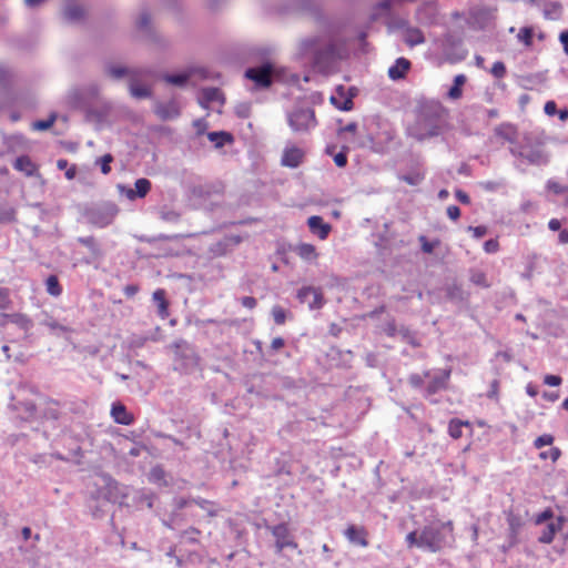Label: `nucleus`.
Returning a JSON list of instances; mask_svg holds the SVG:
<instances>
[{
    "label": "nucleus",
    "mask_w": 568,
    "mask_h": 568,
    "mask_svg": "<svg viewBox=\"0 0 568 568\" xmlns=\"http://www.w3.org/2000/svg\"><path fill=\"white\" fill-rule=\"evenodd\" d=\"M418 240L420 242L422 251L427 254L433 253L435 247L439 244L438 241H428L427 237L424 235H420Z\"/></svg>",
    "instance_id": "nucleus-50"
},
{
    "label": "nucleus",
    "mask_w": 568,
    "mask_h": 568,
    "mask_svg": "<svg viewBox=\"0 0 568 568\" xmlns=\"http://www.w3.org/2000/svg\"><path fill=\"white\" fill-rule=\"evenodd\" d=\"M447 130L446 108L437 100L425 99L418 103L415 121L407 128V135L425 142L443 135Z\"/></svg>",
    "instance_id": "nucleus-1"
},
{
    "label": "nucleus",
    "mask_w": 568,
    "mask_h": 568,
    "mask_svg": "<svg viewBox=\"0 0 568 568\" xmlns=\"http://www.w3.org/2000/svg\"><path fill=\"white\" fill-rule=\"evenodd\" d=\"M470 282L477 286L489 287L490 283L487 281L486 274L479 270H473L470 272Z\"/></svg>",
    "instance_id": "nucleus-40"
},
{
    "label": "nucleus",
    "mask_w": 568,
    "mask_h": 568,
    "mask_svg": "<svg viewBox=\"0 0 568 568\" xmlns=\"http://www.w3.org/2000/svg\"><path fill=\"white\" fill-rule=\"evenodd\" d=\"M300 54L310 58L320 70L328 71L348 57V48L345 41L338 39L311 37L302 40Z\"/></svg>",
    "instance_id": "nucleus-2"
},
{
    "label": "nucleus",
    "mask_w": 568,
    "mask_h": 568,
    "mask_svg": "<svg viewBox=\"0 0 568 568\" xmlns=\"http://www.w3.org/2000/svg\"><path fill=\"white\" fill-rule=\"evenodd\" d=\"M152 298L158 307V315L163 320L169 316V304L165 298V291L162 288L156 290Z\"/></svg>",
    "instance_id": "nucleus-28"
},
{
    "label": "nucleus",
    "mask_w": 568,
    "mask_h": 568,
    "mask_svg": "<svg viewBox=\"0 0 568 568\" xmlns=\"http://www.w3.org/2000/svg\"><path fill=\"white\" fill-rule=\"evenodd\" d=\"M118 190L128 200L134 201L136 199H143L148 195L151 190V182L145 178L138 179L134 183V189L126 187L122 184L118 185Z\"/></svg>",
    "instance_id": "nucleus-15"
},
{
    "label": "nucleus",
    "mask_w": 568,
    "mask_h": 568,
    "mask_svg": "<svg viewBox=\"0 0 568 568\" xmlns=\"http://www.w3.org/2000/svg\"><path fill=\"white\" fill-rule=\"evenodd\" d=\"M547 189L555 194L562 197V203L568 205V185L561 184L557 181L549 180L547 182Z\"/></svg>",
    "instance_id": "nucleus-34"
},
{
    "label": "nucleus",
    "mask_w": 568,
    "mask_h": 568,
    "mask_svg": "<svg viewBox=\"0 0 568 568\" xmlns=\"http://www.w3.org/2000/svg\"><path fill=\"white\" fill-rule=\"evenodd\" d=\"M160 219L168 223H178L180 221V213L171 209H162L160 211Z\"/></svg>",
    "instance_id": "nucleus-45"
},
{
    "label": "nucleus",
    "mask_w": 568,
    "mask_h": 568,
    "mask_svg": "<svg viewBox=\"0 0 568 568\" xmlns=\"http://www.w3.org/2000/svg\"><path fill=\"white\" fill-rule=\"evenodd\" d=\"M410 61L406 58H397L395 62L388 68V77L393 81H398L405 78L410 69Z\"/></svg>",
    "instance_id": "nucleus-24"
},
{
    "label": "nucleus",
    "mask_w": 568,
    "mask_h": 568,
    "mask_svg": "<svg viewBox=\"0 0 568 568\" xmlns=\"http://www.w3.org/2000/svg\"><path fill=\"white\" fill-rule=\"evenodd\" d=\"M490 73L497 79L504 78L506 75V67L504 62L496 61L490 69Z\"/></svg>",
    "instance_id": "nucleus-54"
},
{
    "label": "nucleus",
    "mask_w": 568,
    "mask_h": 568,
    "mask_svg": "<svg viewBox=\"0 0 568 568\" xmlns=\"http://www.w3.org/2000/svg\"><path fill=\"white\" fill-rule=\"evenodd\" d=\"M175 349V361L181 362V369L187 371L197 366L199 356L193 347L184 339H179L173 343Z\"/></svg>",
    "instance_id": "nucleus-9"
},
{
    "label": "nucleus",
    "mask_w": 568,
    "mask_h": 568,
    "mask_svg": "<svg viewBox=\"0 0 568 568\" xmlns=\"http://www.w3.org/2000/svg\"><path fill=\"white\" fill-rule=\"evenodd\" d=\"M12 306V301L10 298V291L7 287H0V313L10 310Z\"/></svg>",
    "instance_id": "nucleus-42"
},
{
    "label": "nucleus",
    "mask_w": 568,
    "mask_h": 568,
    "mask_svg": "<svg viewBox=\"0 0 568 568\" xmlns=\"http://www.w3.org/2000/svg\"><path fill=\"white\" fill-rule=\"evenodd\" d=\"M113 161V156L111 154H104L100 159H98L97 163L100 164L101 172L103 174H109L111 172L110 163Z\"/></svg>",
    "instance_id": "nucleus-51"
},
{
    "label": "nucleus",
    "mask_w": 568,
    "mask_h": 568,
    "mask_svg": "<svg viewBox=\"0 0 568 568\" xmlns=\"http://www.w3.org/2000/svg\"><path fill=\"white\" fill-rule=\"evenodd\" d=\"M152 72L149 69H139L138 72L131 73V78L129 81V90L132 97L136 99H145L151 97V90L145 84L141 83V81L151 75Z\"/></svg>",
    "instance_id": "nucleus-11"
},
{
    "label": "nucleus",
    "mask_w": 568,
    "mask_h": 568,
    "mask_svg": "<svg viewBox=\"0 0 568 568\" xmlns=\"http://www.w3.org/2000/svg\"><path fill=\"white\" fill-rule=\"evenodd\" d=\"M12 323H16L22 327L28 328L31 324V321L23 314H13L10 317Z\"/></svg>",
    "instance_id": "nucleus-57"
},
{
    "label": "nucleus",
    "mask_w": 568,
    "mask_h": 568,
    "mask_svg": "<svg viewBox=\"0 0 568 568\" xmlns=\"http://www.w3.org/2000/svg\"><path fill=\"white\" fill-rule=\"evenodd\" d=\"M272 316L277 325H282L286 320V312L283 307L276 305L272 308Z\"/></svg>",
    "instance_id": "nucleus-49"
},
{
    "label": "nucleus",
    "mask_w": 568,
    "mask_h": 568,
    "mask_svg": "<svg viewBox=\"0 0 568 568\" xmlns=\"http://www.w3.org/2000/svg\"><path fill=\"white\" fill-rule=\"evenodd\" d=\"M399 179L409 185L416 186L422 183V181L425 179V175L420 172H412L402 175Z\"/></svg>",
    "instance_id": "nucleus-44"
},
{
    "label": "nucleus",
    "mask_w": 568,
    "mask_h": 568,
    "mask_svg": "<svg viewBox=\"0 0 568 568\" xmlns=\"http://www.w3.org/2000/svg\"><path fill=\"white\" fill-rule=\"evenodd\" d=\"M561 455V452L557 447H551L549 450L541 452L539 454L540 459L550 458L552 462H556Z\"/></svg>",
    "instance_id": "nucleus-55"
},
{
    "label": "nucleus",
    "mask_w": 568,
    "mask_h": 568,
    "mask_svg": "<svg viewBox=\"0 0 568 568\" xmlns=\"http://www.w3.org/2000/svg\"><path fill=\"white\" fill-rule=\"evenodd\" d=\"M16 219V211L10 206H0V223H10Z\"/></svg>",
    "instance_id": "nucleus-48"
},
{
    "label": "nucleus",
    "mask_w": 568,
    "mask_h": 568,
    "mask_svg": "<svg viewBox=\"0 0 568 568\" xmlns=\"http://www.w3.org/2000/svg\"><path fill=\"white\" fill-rule=\"evenodd\" d=\"M499 243L496 239H490L484 243V251L488 254L498 252Z\"/></svg>",
    "instance_id": "nucleus-59"
},
{
    "label": "nucleus",
    "mask_w": 568,
    "mask_h": 568,
    "mask_svg": "<svg viewBox=\"0 0 568 568\" xmlns=\"http://www.w3.org/2000/svg\"><path fill=\"white\" fill-rule=\"evenodd\" d=\"M199 102L203 108H209L213 103L222 105L224 102L223 93L217 88H204L199 95Z\"/></svg>",
    "instance_id": "nucleus-22"
},
{
    "label": "nucleus",
    "mask_w": 568,
    "mask_h": 568,
    "mask_svg": "<svg viewBox=\"0 0 568 568\" xmlns=\"http://www.w3.org/2000/svg\"><path fill=\"white\" fill-rule=\"evenodd\" d=\"M297 298L301 303L308 305L310 310H320L324 305V297L321 288L304 286L298 290Z\"/></svg>",
    "instance_id": "nucleus-14"
},
{
    "label": "nucleus",
    "mask_w": 568,
    "mask_h": 568,
    "mask_svg": "<svg viewBox=\"0 0 568 568\" xmlns=\"http://www.w3.org/2000/svg\"><path fill=\"white\" fill-rule=\"evenodd\" d=\"M197 535H200V530L194 527H190L181 534V537L194 544L197 541Z\"/></svg>",
    "instance_id": "nucleus-56"
},
{
    "label": "nucleus",
    "mask_w": 568,
    "mask_h": 568,
    "mask_svg": "<svg viewBox=\"0 0 568 568\" xmlns=\"http://www.w3.org/2000/svg\"><path fill=\"white\" fill-rule=\"evenodd\" d=\"M57 119V115L55 113H52L49 119L47 120H38V121H34L32 123V128L33 130H37V131H44V130H48L49 128H51V125L54 123Z\"/></svg>",
    "instance_id": "nucleus-47"
},
{
    "label": "nucleus",
    "mask_w": 568,
    "mask_h": 568,
    "mask_svg": "<svg viewBox=\"0 0 568 568\" xmlns=\"http://www.w3.org/2000/svg\"><path fill=\"white\" fill-rule=\"evenodd\" d=\"M333 160H334V163L338 168H344L347 164V153H346V151L343 150V151L336 153L333 156Z\"/></svg>",
    "instance_id": "nucleus-61"
},
{
    "label": "nucleus",
    "mask_w": 568,
    "mask_h": 568,
    "mask_svg": "<svg viewBox=\"0 0 568 568\" xmlns=\"http://www.w3.org/2000/svg\"><path fill=\"white\" fill-rule=\"evenodd\" d=\"M190 504H193L192 498L176 497L173 499V509L183 510Z\"/></svg>",
    "instance_id": "nucleus-58"
},
{
    "label": "nucleus",
    "mask_w": 568,
    "mask_h": 568,
    "mask_svg": "<svg viewBox=\"0 0 568 568\" xmlns=\"http://www.w3.org/2000/svg\"><path fill=\"white\" fill-rule=\"evenodd\" d=\"M307 225L310 227V231L321 240H325L328 236L332 229L331 225L328 223H325L323 217L318 215H313L308 217Z\"/></svg>",
    "instance_id": "nucleus-23"
},
{
    "label": "nucleus",
    "mask_w": 568,
    "mask_h": 568,
    "mask_svg": "<svg viewBox=\"0 0 568 568\" xmlns=\"http://www.w3.org/2000/svg\"><path fill=\"white\" fill-rule=\"evenodd\" d=\"M154 112L161 120H174L180 115V106L174 100L169 102H159L154 108Z\"/></svg>",
    "instance_id": "nucleus-20"
},
{
    "label": "nucleus",
    "mask_w": 568,
    "mask_h": 568,
    "mask_svg": "<svg viewBox=\"0 0 568 568\" xmlns=\"http://www.w3.org/2000/svg\"><path fill=\"white\" fill-rule=\"evenodd\" d=\"M207 138L216 149L224 146L226 143L233 142L232 134L225 131L210 132L207 133Z\"/></svg>",
    "instance_id": "nucleus-30"
},
{
    "label": "nucleus",
    "mask_w": 568,
    "mask_h": 568,
    "mask_svg": "<svg viewBox=\"0 0 568 568\" xmlns=\"http://www.w3.org/2000/svg\"><path fill=\"white\" fill-rule=\"evenodd\" d=\"M274 67L271 62H264L260 67L248 68L245 77L252 80L260 88H267L272 83Z\"/></svg>",
    "instance_id": "nucleus-10"
},
{
    "label": "nucleus",
    "mask_w": 568,
    "mask_h": 568,
    "mask_svg": "<svg viewBox=\"0 0 568 568\" xmlns=\"http://www.w3.org/2000/svg\"><path fill=\"white\" fill-rule=\"evenodd\" d=\"M45 288H47V292L51 295V296H54V297H58L61 295L62 293V287L59 283V280L55 275H50L47 280H45Z\"/></svg>",
    "instance_id": "nucleus-38"
},
{
    "label": "nucleus",
    "mask_w": 568,
    "mask_h": 568,
    "mask_svg": "<svg viewBox=\"0 0 568 568\" xmlns=\"http://www.w3.org/2000/svg\"><path fill=\"white\" fill-rule=\"evenodd\" d=\"M287 122L295 133H305L316 126L315 112L311 108H295L287 113Z\"/></svg>",
    "instance_id": "nucleus-7"
},
{
    "label": "nucleus",
    "mask_w": 568,
    "mask_h": 568,
    "mask_svg": "<svg viewBox=\"0 0 568 568\" xmlns=\"http://www.w3.org/2000/svg\"><path fill=\"white\" fill-rule=\"evenodd\" d=\"M272 535L275 539L276 551L280 554L285 548L296 549L297 544L285 524H278L272 527Z\"/></svg>",
    "instance_id": "nucleus-12"
},
{
    "label": "nucleus",
    "mask_w": 568,
    "mask_h": 568,
    "mask_svg": "<svg viewBox=\"0 0 568 568\" xmlns=\"http://www.w3.org/2000/svg\"><path fill=\"white\" fill-rule=\"evenodd\" d=\"M78 242L89 250V255L81 260L85 265H98L103 258V251L93 236L78 237Z\"/></svg>",
    "instance_id": "nucleus-13"
},
{
    "label": "nucleus",
    "mask_w": 568,
    "mask_h": 568,
    "mask_svg": "<svg viewBox=\"0 0 568 568\" xmlns=\"http://www.w3.org/2000/svg\"><path fill=\"white\" fill-rule=\"evenodd\" d=\"M558 531H560V524L549 523L539 535L538 541L545 545L551 544Z\"/></svg>",
    "instance_id": "nucleus-31"
},
{
    "label": "nucleus",
    "mask_w": 568,
    "mask_h": 568,
    "mask_svg": "<svg viewBox=\"0 0 568 568\" xmlns=\"http://www.w3.org/2000/svg\"><path fill=\"white\" fill-rule=\"evenodd\" d=\"M468 232H470L475 239H480V237H483L484 235H486V233H487V227H486V226H484V225L469 226V227H468Z\"/></svg>",
    "instance_id": "nucleus-62"
},
{
    "label": "nucleus",
    "mask_w": 568,
    "mask_h": 568,
    "mask_svg": "<svg viewBox=\"0 0 568 568\" xmlns=\"http://www.w3.org/2000/svg\"><path fill=\"white\" fill-rule=\"evenodd\" d=\"M193 504L197 505L200 508L205 510L210 516H216V509L214 508L213 503L203 499V498H192Z\"/></svg>",
    "instance_id": "nucleus-46"
},
{
    "label": "nucleus",
    "mask_w": 568,
    "mask_h": 568,
    "mask_svg": "<svg viewBox=\"0 0 568 568\" xmlns=\"http://www.w3.org/2000/svg\"><path fill=\"white\" fill-rule=\"evenodd\" d=\"M184 521H185V517L182 514V510H176V509H173L172 513L168 517L162 518V524L172 530H175L179 527H181Z\"/></svg>",
    "instance_id": "nucleus-29"
},
{
    "label": "nucleus",
    "mask_w": 568,
    "mask_h": 568,
    "mask_svg": "<svg viewBox=\"0 0 568 568\" xmlns=\"http://www.w3.org/2000/svg\"><path fill=\"white\" fill-rule=\"evenodd\" d=\"M111 417L116 424L120 425H131L133 423V416L131 413L126 410V407L120 403L115 402L111 406Z\"/></svg>",
    "instance_id": "nucleus-25"
},
{
    "label": "nucleus",
    "mask_w": 568,
    "mask_h": 568,
    "mask_svg": "<svg viewBox=\"0 0 568 568\" xmlns=\"http://www.w3.org/2000/svg\"><path fill=\"white\" fill-rule=\"evenodd\" d=\"M554 443V436L550 435V434H544L541 436H538L535 442H534V446L538 449L545 447V446H549Z\"/></svg>",
    "instance_id": "nucleus-52"
},
{
    "label": "nucleus",
    "mask_w": 568,
    "mask_h": 568,
    "mask_svg": "<svg viewBox=\"0 0 568 568\" xmlns=\"http://www.w3.org/2000/svg\"><path fill=\"white\" fill-rule=\"evenodd\" d=\"M11 80V72L3 65H0V85L7 87Z\"/></svg>",
    "instance_id": "nucleus-60"
},
{
    "label": "nucleus",
    "mask_w": 568,
    "mask_h": 568,
    "mask_svg": "<svg viewBox=\"0 0 568 568\" xmlns=\"http://www.w3.org/2000/svg\"><path fill=\"white\" fill-rule=\"evenodd\" d=\"M298 256L305 261H313L317 257L316 248L308 243H302L296 247Z\"/></svg>",
    "instance_id": "nucleus-36"
},
{
    "label": "nucleus",
    "mask_w": 568,
    "mask_h": 568,
    "mask_svg": "<svg viewBox=\"0 0 568 568\" xmlns=\"http://www.w3.org/2000/svg\"><path fill=\"white\" fill-rule=\"evenodd\" d=\"M534 30L531 27H524L519 30L517 34V39L519 42L524 43L526 47L531 45L532 42Z\"/></svg>",
    "instance_id": "nucleus-43"
},
{
    "label": "nucleus",
    "mask_w": 568,
    "mask_h": 568,
    "mask_svg": "<svg viewBox=\"0 0 568 568\" xmlns=\"http://www.w3.org/2000/svg\"><path fill=\"white\" fill-rule=\"evenodd\" d=\"M424 378L425 377L419 374H412L408 381L414 388H420L424 385Z\"/></svg>",
    "instance_id": "nucleus-64"
},
{
    "label": "nucleus",
    "mask_w": 568,
    "mask_h": 568,
    "mask_svg": "<svg viewBox=\"0 0 568 568\" xmlns=\"http://www.w3.org/2000/svg\"><path fill=\"white\" fill-rule=\"evenodd\" d=\"M494 133L497 138L501 139L504 142L510 144V146H518L520 143L518 141V129L515 124L509 122H504L497 125L494 130Z\"/></svg>",
    "instance_id": "nucleus-17"
},
{
    "label": "nucleus",
    "mask_w": 568,
    "mask_h": 568,
    "mask_svg": "<svg viewBox=\"0 0 568 568\" xmlns=\"http://www.w3.org/2000/svg\"><path fill=\"white\" fill-rule=\"evenodd\" d=\"M345 538L353 545L367 547V531L363 526L349 525L344 531Z\"/></svg>",
    "instance_id": "nucleus-21"
},
{
    "label": "nucleus",
    "mask_w": 568,
    "mask_h": 568,
    "mask_svg": "<svg viewBox=\"0 0 568 568\" xmlns=\"http://www.w3.org/2000/svg\"><path fill=\"white\" fill-rule=\"evenodd\" d=\"M452 369H428L424 372V377L428 379V383L424 389L425 397H430L447 388L450 379Z\"/></svg>",
    "instance_id": "nucleus-8"
},
{
    "label": "nucleus",
    "mask_w": 568,
    "mask_h": 568,
    "mask_svg": "<svg viewBox=\"0 0 568 568\" xmlns=\"http://www.w3.org/2000/svg\"><path fill=\"white\" fill-rule=\"evenodd\" d=\"M44 326H47L53 334L60 335L70 332V328L68 326L61 325L53 318H48L43 321L42 323Z\"/></svg>",
    "instance_id": "nucleus-41"
},
{
    "label": "nucleus",
    "mask_w": 568,
    "mask_h": 568,
    "mask_svg": "<svg viewBox=\"0 0 568 568\" xmlns=\"http://www.w3.org/2000/svg\"><path fill=\"white\" fill-rule=\"evenodd\" d=\"M303 158L304 152L302 149L295 145H287L283 151L281 164L283 166L295 169L302 163Z\"/></svg>",
    "instance_id": "nucleus-19"
},
{
    "label": "nucleus",
    "mask_w": 568,
    "mask_h": 568,
    "mask_svg": "<svg viewBox=\"0 0 568 568\" xmlns=\"http://www.w3.org/2000/svg\"><path fill=\"white\" fill-rule=\"evenodd\" d=\"M446 532L453 538V523H443L439 527L426 526L419 534V548L429 552H437L448 544Z\"/></svg>",
    "instance_id": "nucleus-4"
},
{
    "label": "nucleus",
    "mask_w": 568,
    "mask_h": 568,
    "mask_svg": "<svg viewBox=\"0 0 568 568\" xmlns=\"http://www.w3.org/2000/svg\"><path fill=\"white\" fill-rule=\"evenodd\" d=\"M404 42L413 48L419 44H423L425 42V37L420 29L415 27H408L404 30Z\"/></svg>",
    "instance_id": "nucleus-26"
},
{
    "label": "nucleus",
    "mask_w": 568,
    "mask_h": 568,
    "mask_svg": "<svg viewBox=\"0 0 568 568\" xmlns=\"http://www.w3.org/2000/svg\"><path fill=\"white\" fill-rule=\"evenodd\" d=\"M510 154L524 163L531 165H542L547 163V155L544 150L536 144H532L528 138L524 139V143L518 146H509Z\"/></svg>",
    "instance_id": "nucleus-5"
},
{
    "label": "nucleus",
    "mask_w": 568,
    "mask_h": 568,
    "mask_svg": "<svg viewBox=\"0 0 568 568\" xmlns=\"http://www.w3.org/2000/svg\"><path fill=\"white\" fill-rule=\"evenodd\" d=\"M106 71L110 77H112L113 79L120 80L124 77H129V79H130L131 73L138 72L139 69H135V68L129 69V68L121 67V65H109L106 68Z\"/></svg>",
    "instance_id": "nucleus-33"
},
{
    "label": "nucleus",
    "mask_w": 568,
    "mask_h": 568,
    "mask_svg": "<svg viewBox=\"0 0 568 568\" xmlns=\"http://www.w3.org/2000/svg\"><path fill=\"white\" fill-rule=\"evenodd\" d=\"M433 51L440 63L450 64L465 60L468 54L462 37L453 32H446L436 38L433 42Z\"/></svg>",
    "instance_id": "nucleus-3"
},
{
    "label": "nucleus",
    "mask_w": 568,
    "mask_h": 568,
    "mask_svg": "<svg viewBox=\"0 0 568 568\" xmlns=\"http://www.w3.org/2000/svg\"><path fill=\"white\" fill-rule=\"evenodd\" d=\"M554 518V511L551 508H546L545 510H542L541 513L537 514L535 516V524L536 525H541L550 519Z\"/></svg>",
    "instance_id": "nucleus-53"
},
{
    "label": "nucleus",
    "mask_w": 568,
    "mask_h": 568,
    "mask_svg": "<svg viewBox=\"0 0 568 568\" xmlns=\"http://www.w3.org/2000/svg\"><path fill=\"white\" fill-rule=\"evenodd\" d=\"M469 427L468 422H464L457 418H454L448 424V434L454 439H458L463 436V428Z\"/></svg>",
    "instance_id": "nucleus-35"
},
{
    "label": "nucleus",
    "mask_w": 568,
    "mask_h": 568,
    "mask_svg": "<svg viewBox=\"0 0 568 568\" xmlns=\"http://www.w3.org/2000/svg\"><path fill=\"white\" fill-rule=\"evenodd\" d=\"M13 168L17 171L24 173L27 176H32L37 173V165L27 155H22L16 159Z\"/></svg>",
    "instance_id": "nucleus-27"
},
{
    "label": "nucleus",
    "mask_w": 568,
    "mask_h": 568,
    "mask_svg": "<svg viewBox=\"0 0 568 568\" xmlns=\"http://www.w3.org/2000/svg\"><path fill=\"white\" fill-rule=\"evenodd\" d=\"M466 82V77L464 74H457L454 78V84L447 92V97L452 100H458L463 95L462 87Z\"/></svg>",
    "instance_id": "nucleus-32"
},
{
    "label": "nucleus",
    "mask_w": 568,
    "mask_h": 568,
    "mask_svg": "<svg viewBox=\"0 0 568 568\" xmlns=\"http://www.w3.org/2000/svg\"><path fill=\"white\" fill-rule=\"evenodd\" d=\"M100 85L95 82L88 83L79 89L71 92L72 99L78 102H90L95 100L100 93Z\"/></svg>",
    "instance_id": "nucleus-18"
},
{
    "label": "nucleus",
    "mask_w": 568,
    "mask_h": 568,
    "mask_svg": "<svg viewBox=\"0 0 568 568\" xmlns=\"http://www.w3.org/2000/svg\"><path fill=\"white\" fill-rule=\"evenodd\" d=\"M562 379L558 375H546L544 377V383L548 386L556 387L561 384Z\"/></svg>",
    "instance_id": "nucleus-63"
},
{
    "label": "nucleus",
    "mask_w": 568,
    "mask_h": 568,
    "mask_svg": "<svg viewBox=\"0 0 568 568\" xmlns=\"http://www.w3.org/2000/svg\"><path fill=\"white\" fill-rule=\"evenodd\" d=\"M354 94H348L344 85H337L331 95V103L341 111H351L353 109Z\"/></svg>",
    "instance_id": "nucleus-16"
},
{
    "label": "nucleus",
    "mask_w": 568,
    "mask_h": 568,
    "mask_svg": "<svg viewBox=\"0 0 568 568\" xmlns=\"http://www.w3.org/2000/svg\"><path fill=\"white\" fill-rule=\"evenodd\" d=\"M119 213V207L113 202H103L90 207L85 216L92 225L103 229L113 223Z\"/></svg>",
    "instance_id": "nucleus-6"
},
{
    "label": "nucleus",
    "mask_w": 568,
    "mask_h": 568,
    "mask_svg": "<svg viewBox=\"0 0 568 568\" xmlns=\"http://www.w3.org/2000/svg\"><path fill=\"white\" fill-rule=\"evenodd\" d=\"M190 78V74L187 72H181L175 74H165L163 79L173 85L182 87L184 85Z\"/></svg>",
    "instance_id": "nucleus-39"
},
{
    "label": "nucleus",
    "mask_w": 568,
    "mask_h": 568,
    "mask_svg": "<svg viewBox=\"0 0 568 568\" xmlns=\"http://www.w3.org/2000/svg\"><path fill=\"white\" fill-rule=\"evenodd\" d=\"M63 14L68 21L77 22L83 18L84 11L80 6L70 4L64 9Z\"/></svg>",
    "instance_id": "nucleus-37"
}]
</instances>
